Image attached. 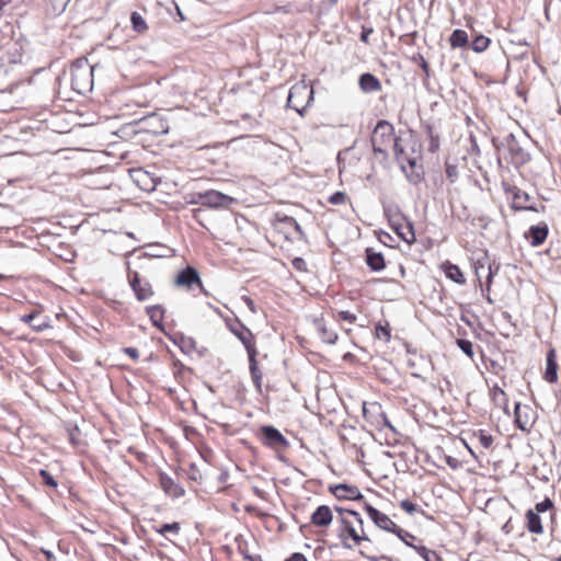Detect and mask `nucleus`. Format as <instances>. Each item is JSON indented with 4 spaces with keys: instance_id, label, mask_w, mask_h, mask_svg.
Here are the masks:
<instances>
[{
    "instance_id": "1",
    "label": "nucleus",
    "mask_w": 561,
    "mask_h": 561,
    "mask_svg": "<svg viewBox=\"0 0 561 561\" xmlns=\"http://www.w3.org/2000/svg\"><path fill=\"white\" fill-rule=\"evenodd\" d=\"M337 536L344 548L352 549L360 546L362 542H370V539L364 531L363 519L359 514H353L352 518H343L340 523Z\"/></svg>"
},
{
    "instance_id": "2",
    "label": "nucleus",
    "mask_w": 561,
    "mask_h": 561,
    "mask_svg": "<svg viewBox=\"0 0 561 561\" xmlns=\"http://www.w3.org/2000/svg\"><path fill=\"white\" fill-rule=\"evenodd\" d=\"M95 67L87 58H78L70 67V84L73 91L85 95L93 89V72Z\"/></svg>"
},
{
    "instance_id": "3",
    "label": "nucleus",
    "mask_w": 561,
    "mask_h": 561,
    "mask_svg": "<svg viewBox=\"0 0 561 561\" xmlns=\"http://www.w3.org/2000/svg\"><path fill=\"white\" fill-rule=\"evenodd\" d=\"M394 137L393 125L385 119L378 121L374 128L370 142L374 153L381 156V161L388 160L389 156L386 146L391 144Z\"/></svg>"
},
{
    "instance_id": "4",
    "label": "nucleus",
    "mask_w": 561,
    "mask_h": 561,
    "mask_svg": "<svg viewBox=\"0 0 561 561\" xmlns=\"http://www.w3.org/2000/svg\"><path fill=\"white\" fill-rule=\"evenodd\" d=\"M364 511L378 528L397 535L400 540H405V538L415 539L414 535L399 527L388 515L366 502L364 503Z\"/></svg>"
},
{
    "instance_id": "5",
    "label": "nucleus",
    "mask_w": 561,
    "mask_h": 561,
    "mask_svg": "<svg viewBox=\"0 0 561 561\" xmlns=\"http://www.w3.org/2000/svg\"><path fill=\"white\" fill-rule=\"evenodd\" d=\"M313 101V89L305 82L294 84L288 94L287 105L302 115L304 110Z\"/></svg>"
},
{
    "instance_id": "6",
    "label": "nucleus",
    "mask_w": 561,
    "mask_h": 561,
    "mask_svg": "<svg viewBox=\"0 0 561 561\" xmlns=\"http://www.w3.org/2000/svg\"><path fill=\"white\" fill-rule=\"evenodd\" d=\"M134 124L138 127V133L151 134L153 136L165 135L169 133L168 119L158 113H151L135 121Z\"/></svg>"
},
{
    "instance_id": "7",
    "label": "nucleus",
    "mask_w": 561,
    "mask_h": 561,
    "mask_svg": "<svg viewBox=\"0 0 561 561\" xmlns=\"http://www.w3.org/2000/svg\"><path fill=\"white\" fill-rule=\"evenodd\" d=\"M505 146L508 151L511 162L516 165H523L530 160L529 152L523 148L514 134H508L505 137Z\"/></svg>"
},
{
    "instance_id": "8",
    "label": "nucleus",
    "mask_w": 561,
    "mask_h": 561,
    "mask_svg": "<svg viewBox=\"0 0 561 561\" xmlns=\"http://www.w3.org/2000/svg\"><path fill=\"white\" fill-rule=\"evenodd\" d=\"M262 443L270 448H287L289 442L286 437L274 426L264 425L261 427Z\"/></svg>"
},
{
    "instance_id": "9",
    "label": "nucleus",
    "mask_w": 561,
    "mask_h": 561,
    "mask_svg": "<svg viewBox=\"0 0 561 561\" xmlns=\"http://www.w3.org/2000/svg\"><path fill=\"white\" fill-rule=\"evenodd\" d=\"M129 285L139 301L148 300L153 296L151 284L148 280H141L137 272L129 273Z\"/></svg>"
},
{
    "instance_id": "10",
    "label": "nucleus",
    "mask_w": 561,
    "mask_h": 561,
    "mask_svg": "<svg viewBox=\"0 0 561 561\" xmlns=\"http://www.w3.org/2000/svg\"><path fill=\"white\" fill-rule=\"evenodd\" d=\"M230 331L240 340L243 346L247 350V353H250L255 348L254 336L252 332L239 320H236L234 323L228 324Z\"/></svg>"
},
{
    "instance_id": "11",
    "label": "nucleus",
    "mask_w": 561,
    "mask_h": 561,
    "mask_svg": "<svg viewBox=\"0 0 561 561\" xmlns=\"http://www.w3.org/2000/svg\"><path fill=\"white\" fill-rule=\"evenodd\" d=\"M175 285L186 288L187 290L192 289L194 285L198 286L199 288L203 287L199 273L192 266L185 267L178 274L175 278Z\"/></svg>"
},
{
    "instance_id": "12",
    "label": "nucleus",
    "mask_w": 561,
    "mask_h": 561,
    "mask_svg": "<svg viewBox=\"0 0 561 561\" xmlns=\"http://www.w3.org/2000/svg\"><path fill=\"white\" fill-rule=\"evenodd\" d=\"M233 202V198L221 192L209 190L203 192V206L209 208H226Z\"/></svg>"
},
{
    "instance_id": "13",
    "label": "nucleus",
    "mask_w": 561,
    "mask_h": 561,
    "mask_svg": "<svg viewBox=\"0 0 561 561\" xmlns=\"http://www.w3.org/2000/svg\"><path fill=\"white\" fill-rule=\"evenodd\" d=\"M330 490L337 500L362 501L364 499V495L355 485L341 483L331 486Z\"/></svg>"
},
{
    "instance_id": "14",
    "label": "nucleus",
    "mask_w": 561,
    "mask_h": 561,
    "mask_svg": "<svg viewBox=\"0 0 561 561\" xmlns=\"http://www.w3.org/2000/svg\"><path fill=\"white\" fill-rule=\"evenodd\" d=\"M159 482L162 490L174 499H179L184 495L185 491L181 484H179L173 478L167 473L159 474Z\"/></svg>"
},
{
    "instance_id": "15",
    "label": "nucleus",
    "mask_w": 561,
    "mask_h": 561,
    "mask_svg": "<svg viewBox=\"0 0 561 561\" xmlns=\"http://www.w3.org/2000/svg\"><path fill=\"white\" fill-rule=\"evenodd\" d=\"M333 520V513L330 506L320 505L310 517L312 525L317 527H328Z\"/></svg>"
},
{
    "instance_id": "16",
    "label": "nucleus",
    "mask_w": 561,
    "mask_h": 561,
    "mask_svg": "<svg viewBox=\"0 0 561 561\" xmlns=\"http://www.w3.org/2000/svg\"><path fill=\"white\" fill-rule=\"evenodd\" d=\"M529 411L530 409L527 405L524 408L519 403L515 405V423L524 432H529L534 425V421L528 415Z\"/></svg>"
},
{
    "instance_id": "17",
    "label": "nucleus",
    "mask_w": 561,
    "mask_h": 561,
    "mask_svg": "<svg viewBox=\"0 0 561 561\" xmlns=\"http://www.w3.org/2000/svg\"><path fill=\"white\" fill-rule=\"evenodd\" d=\"M545 380L548 382H556L558 379V364L557 353L554 348H550L547 353Z\"/></svg>"
},
{
    "instance_id": "18",
    "label": "nucleus",
    "mask_w": 561,
    "mask_h": 561,
    "mask_svg": "<svg viewBox=\"0 0 561 561\" xmlns=\"http://www.w3.org/2000/svg\"><path fill=\"white\" fill-rule=\"evenodd\" d=\"M256 354H257L256 350L248 353L249 369H250L252 381H253L256 390L259 392H262L263 374L257 366Z\"/></svg>"
},
{
    "instance_id": "19",
    "label": "nucleus",
    "mask_w": 561,
    "mask_h": 561,
    "mask_svg": "<svg viewBox=\"0 0 561 561\" xmlns=\"http://www.w3.org/2000/svg\"><path fill=\"white\" fill-rule=\"evenodd\" d=\"M358 84L364 93H373L381 90V83L379 79L370 72L360 75Z\"/></svg>"
},
{
    "instance_id": "20",
    "label": "nucleus",
    "mask_w": 561,
    "mask_h": 561,
    "mask_svg": "<svg viewBox=\"0 0 561 561\" xmlns=\"http://www.w3.org/2000/svg\"><path fill=\"white\" fill-rule=\"evenodd\" d=\"M366 264L373 272H380L386 267L382 253L376 252L373 248L366 249Z\"/></svg>"
},
{
    "instance_id": "21",
    "label": "nucleus",
    "mask_w": 561,
    "mask_h": 561,
    "mask_svg": "<svg viewBox=\"0 0 561 561\" xmlns=\"http://www.w3.org/2000/svg\"><path fill=\"white\" fill-rule=\"evenodd\" d=\"M548 226L546 224H539L531 226L528 230V237L533 247H538L545 242L548 236Z\"/></svg>"
},
{
    "instance_id": "22",
    "label": "nucleus",
    "mask_w": 561,
    "mask_h": 561,
    "mask_svg": "<svg viewBox=\"0 0 561 561\" xmlns=\"http://www.w3.org/2000/svg\"><path fill=\"white\" fill-rule=\"evenodd\" d=\"M440 267L445 273L446 277L451 279L454 283L459 285H463L466 283L463 273L461 272L458 265L447 261L444 262Z\"/></svg>"
},
{
    "instance_id": "23",
    "label": "nucleus",
    "mask_w": 561,
    "mask_h": 561,
    "mask_svg": "<svg viewBox=\"0 0 561 561\" xmlns=\"http://www.w3.org/2000/svg\"><path fill=\"white\" fill-rule=\"evenodd\" d=\"M146 313L150 318L152 324L158 328L162 329L163 318H164V309L160 305H152L146 307Z\"/></svg>"
},
{
    "instance_id": "24",
    "label": "nucleus",
    "mask_w": 561,
    "mask_h": 561,
    "mask_svg": "<svg viewBox=\"0 0 561 561\" xmlns=\"http://www.w3.org/2000/svg\"><path fill=\"white\" fill-rule=\"evenodd\" d=\"M21 320L24 323L30 324L36 332H43L49 328L48 322L45 319H39L38 314L35 312L22 316Z\"/></svg>"
},
{
    "instance_id": "25",
    "label": "nucleus",
    "mask_w": 561,
    "mask_h": 561,
    "mask_svg": "<svg viewBox=\"0 0 561 561\" xmlns=\"http://www.w3.org/2000/svg\"><path fill=\"white\" fill-rule=\"evenodd\" d=\"M396 232L404 242L409 244L415 242V232L410 220L403 221L401 226L396 227Z\"/></svg>"
},
{
    "instance_id": "26",
    "label": "nucleus",
    "mask_w": 561,
    "mask_h": 561,
    "mask_svg": "<svg viewBox=\"0 0 561 561\" xmlns=\"http://www.w3.org/2000/svg\"><path fill=\"white\" fill-rule=\"evenodd\" d=\"M316 327L319 332L320 339L328 344H334L337 340V333L329 329L322 320L316 321Z\"/></svg>"
},
{
    "instance_id": "27",
    "label": "nucleus",
    "mask_w": 561,
    "mask_h": 561,
    "mask_svg": "<svg viewBox=\"0 0 561 561\" xmlns=\"http://www.w3.org/2000/svg\"><path fill=\"white\" fill-rule=\"evenodd\" d=\"M526 519H527V529L529 533L541 534L543 531L540 516H539V514L535 513V511L528 510L526 512Z\"/></svg>"
},
{
    "instance_id": "28",
    "label": "nucleus",
    "mask_w": 561,
    "mask_h": 561,
    "mask_svg": "<svg viewBox=\"0 0 561 561\" xmlns=\"http://www.w3.org/2000/svg\"><path fill=\"white\" fill-rule=\"evenodd\" d=\"M173 342L179 345L181 351L185 354H191L196 348V342L191 336H185L184 334H176L173 337Z\"/></svg>"
},
{
    "instance_id": "29",
    "label": "nucleus",
    "mask_w": 561,
    "mask_h": 561,
    "mask_svg": "<svg viewBox=\"0 0 561 561\" xmlns=\"http://www.w3.org/2000/svg\"><path fill=\"white\" fill-rule=\"evenodd\" d=\"M512 194H513V204H512V207L515 209V210H520V209H525L527 203L529 202L530 199V196L528 193L517 188V187H514L512 190Z\"/></svg>"
},
{
    "instance_id": "30",
    "label": "nucleus",
    "mask_w": 561,
    "mask_h": 561,
    "mask_svg": "<svg viewBox=\"0 0 561 561\" xmlns=\"http://www.w3.org/2000/svg\"><path fill=\"white\" fill-rule=\"evenodd\" d=\"M392 144H393V153H394L396 160L400 163H403L404 161H407L411 167H414L415 160L409 159L405 157V150L401 144V138L396 136L392 140Z\"/></svg>"
},
{
    "instance_id": "31",
    "label": "nucleus",
    "mask_w": 561,
    "mask_h": 561,
    "mask_svg": "<svg viewBox=\"0 0 561 561\" xmlns=\"http://www.w3.org/2000/svg\"><path fill=\"white\" fill-rule=\"evenodd\" d=\"M449 43L453 48L466 47L469 43L467 32L459 28L455 30L449 37Z\"/></svg>"
},
{
    "instance_id": "32",
    "label": "nucleus",
    "mask_w": 561,
    "mask_h": 561,
    "mask_svg": "<svg viewBox=\"0 0 561 561\" xmlns=\"http://www.w3.org/2000/svg\"><path fill=\"white\" fill-rule=\"evenodd\" d=\"M425 131H426L427 138L430 140L428 151L432 153H435L439 149V146H440L439 135L435 130V128L428 124L425 126Z\"/></svg>"
},
{
    "instance_id": "33",
    "label": "nucleus",
    "mask_w": 561,
    "mask_h": 561,
    "mask_svg": "<svg viewBox=\"0 0 561 561\" xmlns=\"http://www.w3.org/2000/svg\"><path fill=\"white\" fill-rule=\"evenodd\" d=\"M130 23L133 30L137 33H145L148 30V25L144 16L138 12H133L130 15Z\"/></svg>"
},
{
    "instance_id": "34",
    "label": "nucleus",
    "mask_w": 561,
    "mask_h": 561,
    "mask_svg": "<svg viewBox=\"0 0 561 561\" xmlns=\"http://www.w3.org/2000/svg\"><path fill=\"white\" fill-rule=\"evenodd\" d=\"M414 550L423 558L424 561H443L436 551L430 550L425 546L414 547Z\"/></svg>"
},
{
    "instance_id": "35",
    "label": "nucleus",
    "mask_w": 561,
    "mask_h": 561,
    "mask_svg": "<svg viewBox=\"0 0 561 561\" xmlns=\"http://www.w3.org/2000/svg\"><path fill=\"white\" fill-rule=\"evenodd\" d=\"M491 41L484 35H478L471 43V48L474 53H483L489 47Z\"/></svg>"
},
{
    "instance_id": "36",
    "label": "nucleus",
    "mask_w": 561,
    "mask_h": 561,
    "mask_svg": "<svg viewBox=\"0 0 561 561\" xmlns=\"http://www.w3.org/2000/svg\"><path fill=\"white\" fill-rule=\"evenodd\" d=\"M153 529L160 535H165L167 533H173L178 535L181 527L179 523L174 522L171 524H162L160 527L154 526Z\"/></svg>"
},
{
    "instance_id": "37",
    "label": "nucleus",
    "mask_w": 561,
    "mask_h": 561,
    "mask_svg": "<svg viewBox=\"0 0 561 561\" xmlns=\"http://www.w3.org/2000/svg\"><path fill=\"white\" fill-rule=\"evenodd\" d=\"M385 214L389 217L391 228L394 231L396 227L401 226L403 221H408V219L399 210H397L394 215H390V209L385 208Z\"/></svg>"
},
{
    "instance_id": "38",
    "label": "nucleus",
    "mask_w": 561,
    "mask_h": 561,
    "mask_svg": "<svg viewBox=\"0 0 561 561\" xmlns=\"http://www.w3.org/2000/svg\"><path fill=\"white\" fill-rule=\"evenodd\" d=\"M445 172H446V176L450 181V183L456 182V180L458 179L459 172H458V167L455 163H451L450 161L447 160L445 162Z\"/></svg>"
},
{
    "instance_id": "39",
    "label": "nucleus",
    "mask_w": 561,
    "mask_h": 561,
    "mask_svg": "<svg viewBox=\"0 0 561 561\" xmlns=\"http://www.w3.org/2000/svg\"><path fill=\"white\" fill-rule=\"evenodd\" d=\"M375 331H376V336L379 339V340H383L386 342H388L391 337V334H390V329H389V325L388 323L386 325H382L381 323H378L375 328Z\"/></svg>"
},
{
    "instance_id": "40",
    "label": "nucleus",
    "mask_w": 561,
    "mask_h": 561,
    "mask_svg": "<svg viewBox=\"0 0 561 561\" xmlns=\"http://www.w3.org/2000/svg\"><path fill=\"white\" fill-rule=\"evenodd\" d=\"M282 221L285 222L286 225H288L289 227H293L294 230L299 234L300 239H305V237H306L305 232L302 231L301 226L298 224V221L294 217L285 216L282 219Z\"/></svg>"
},
{
    "instance_id": "41",
    "label": "nucleus",
    "mask_w": 561,
    "mask_h": 561,
    "mask_svg": "<svg viewBox=\"0 0 561 561\" xmlns=\"http://www.w3.org/2000/svg\"><path fill=\"white\" fill-rule=\"evenodd\" d=\"M457 345L466 355L469 357L473 356V345L469 340L458 339Z\"/></svg>"
},
{
    "instance_id": "42",
    "label": "nucleus",
    "mask_w": 561,
    "mask_h": 561,
    "mask_svg": "<svg viewBox=\"0 0 561 561\" xmlns=\"http://www.w3.org/2000/svg\"><path fill=\"white\" fill-rule=\"evenodd\" d=\"M479 443L481 446L485 449H489L493 444V437L492 435L488 434L484 431H480L478 435Z\"/></svg>"
},
{
    "instance_id": "43",
    "label": "nucleus",
    "mask_w": 561,
    "mask_h": 561,
    "mask_svg": "<svg viewBox=\"0 0 561 561\" xmlns=\"http://www.w3.org/2000/svg\"><path fill=\"white\" fill-rule=\"evenodd\" d=\"M400 507L410 515H413L414 513L420 511V507L409 500H402L400 502ZM421 512L423 511L421 510Z\"/></svg>"
},
{
    "instance_id": "44",
    "label": "nucleus",
    "mask_w": 561,
    "mask_h": 561,
    "mask_svg": "<svg viewBox=\"0 0 561 561\" xmlns=\"http://www.w3.org/2000/svg\"><path fill=\"white\" fill-rule=\"evenodd\" d=\"M334 510L337 512L339 514V522L342 523L343 518H352L353 517V514H358L357 512L351 510V508H346V507H341V506H335Z\"/></svg>"
},
{
    "instance_id": "45",
    "label": "nucleus",
    "mask_w": 561,
    "mask_h": 561,
    "mask_svg": "<svg viewBox=\"0 0 561 561\" xmlns=\"http://www.w3.org/2000/svg\"><path fill=\"white\" fill-rule=\"evenodd\" d=\"M39 476L42 477L43 482L46 485L51 486V488H57L58 483H57L56 479L47 470L42 469L39 471Z\"/></svg>"
},
{
    "instance_id": "46",
    "label": "nucleus",
    "mask_w": 561,
    "mask_h": 561,
    "mask_svg": "<svg viewBox=\"0 0 561 561\" xmlns=\"http://www.w3.org/2000/svg\"><path fill=\"white\" fill-rule=\"evenodd\" d=\"M413 60L417 62V65L422 68L425 77L430 78V66L425 58L421 54H417L416 56L413 57Z\"/></svg>"
},
{
    "instance_id": "47",
    "label": "nucleus",
    "mask_w": 561,
    "mask_h": 561,
    "mask_svg": "<svg viewBox=\"0 0 561 561\" xmlns=\"http://www.w3.org/2000/svg\"><path fill=\"white\" fill-rule=\"evenodd\" d=\"M329 203L332 205H342L346 202V194L344 192H335L329 197Z\"/></svg>"
},
{
    "instance_id": "48",
    "label": "nucleus",
    "mask_w": 561,
    "mask_h": 561,
    "mask_svg": "<svg viewBox=\"0 0 561 561\" xmlns=\"http://www.w3.org/2000/svg\"><path fill=\"white\" fill-rule=\"evenodd\" d=\"M185 201L187 204H201L203 206V192L190 193L185 196Z\"/></svg>"
},
{
    "instance_id": "49",
    "label": "nucleus",
    "mask_w": 561,
    "mask_h": 561,
    "mask_svg": "<svg viewBox=\"0 0 561 561\" xmlns=\"http://www.w3.org/2000/svg\"><path fill=\"white\" fill-rule=\"evenodd\" d=\"M553 506V503L550 499L546 497L543 501L536 504L535 510L537 514L545 513Z\"/></svg>"
},
{
    "instance_id": "50",
    "label": "nucleus",
    "mask_w": 561,
    "mask_h": 561,
    "mask_svg": "<svg viewBox=\"0 0 561 561\" xmlns=\"http://www.w3.org/2000/svg\"><path fill=\"white\" fill-rule=\"evenodd\" d=\"M291 265L295 270L299 272H307V263L302 257H295L291 261Z\"/></svg>"
},
{
    "instance_id": "51",
    "label": "nucleus",
    "mask_w": 561,
    "mask_h": 561,
    "mask_svg": "<svg viewBox=\"0 0 561 561\" xmlns=\"http://www.w3.org/2000/svg\"><path fill=\"white\" fill-rule=\"evenodd\" d=\"M339 317L340 319L344 320V321H347L350 323H354L357 319L356 314L355 313H352L347 310H342L339 312Z\"/></svg>"
},
{
    "instance_id": "52",
    "label": "nucleus",
    "mask_w": 561,
    "mask_h": 561,
    "mask_svg": "<svg viewBox=\"0 0 561 561\" xmlns=\"http://www.w3.org/2000/svg\"><path fill=\"white\" fill-rule=\"evenodd\" d=\"M242 300L247 305V307L250 309L252 313H256V307L254 301L249 296H242Z\"/></svg>"
},
{
    "instance_id": "53",
    "label": "nucleus",
    "mask_w": 561,
    "mask_h": 561,
    "mask_svg": "<svg viewBox=\"0 0 561 561\" xmlns=\"http://www.w3.org/2000/svg\"><path fill=\"white\" fill-rule=\"evenodd\" d=\"M125 354H127L129 357H131L133 359L137 360L138 357H139V352L137 348L135 347H126L124 350Z\"/></svg>"
},
{
    "instance_id": "54",
    "label": "nucleus",
    "mask_w": 561,
    "mask_h": 561,
    "mask_svg": "<svg viewBox=\"0 0 561 561\" xmlns=\"http://www.w3.org/2000/svg\"><path fill=\"white\" fill-rule=\"evenodd\" d=\"M285 561H307V558L300 552H295Z\"/></svg>"
},
{
    "instance_id": "55",
    "label": "nucleus",
    "mask_w": 561,
    "mask_h": 561,
    "mask_svg": "<svg viewBox=\"0 0 561 561\" xmlns=\"http://www.w3.org/2000/svg\"><path fill=\"white\" fill-rule=\"evenodd\" d=\"M524 210H531V211H543L545 210V206L541 205L540 208L534 206V205H526L525 209Z\"/></svg>"
},
{
    "instance_id": "56",
    "label": "nucleus",
    "mask_w": 561,
    "mask_h": 561,
    "mask_svg": "<svg viewBox=\"0 0 561 561\" xmlns=\"http://www.w3.org/2000/svg\"><path fill=\"white\" fill-rule=\"evenodd\" d=\"M371 32H373L371 30H368V31L364 30V31L362 32L360 39H362L363 42L367 43V42H368V37H369V35H370V33H371Z\"/></svg>"
},
{
    "instance_id": "57",
    "label": "nucleus",
    "mask_w": 561,
    "mask_h": 561,
    "mask_svg": "<svg viewBox=\"0 0 561 561\" xmlns=\"http://www.w3.org/2000/svg\"><path fill=\"white\" fill-rule=\"evenodd\" d=\"M253 492H254V494H255V495H257L259 497L264 499V492H263L261 489H259V488H256V486H253Z\"/></svg>"
},
{
    "instance_id": "58",
    "label": "nucleus",
    "mask_w": 561,
    "mask_h": 561,
    "mask_svg": "<svg viewBox=\"0 0 561 561\" xmlns=\"http://www.w3.org/2000/svg\"><path fill=\"white\" fill-rule=\"evenodd\" d=\"M69 1H70V0H61V2H60V3H59V5H58V10H59L60 12L65 11V9H66V7H67V4H68V2H69Z\"/></svg>"
},
{
    "instance_id": "59",
    "label": "nucleus",
    "mask_w": 561,
    "mask_h": 561,
    "mask_svg": "<svg viewBox=\"0 0 561 561\" xmlns=\"http://www.w3.org/2000/svg\"><path fill=\"white\" fill-rule=\"evenodd\" d=\"M244 558L248 559L249 561H262L261 557L260 556H250V554H244Z\"/></svg>"
},
{
    "instance_id": "60",
    "label": "nucleus",
    "mask_w": 561,
    "mask_h": 561,
    "mask_svg": "<svg viewBox=\"0 0 561 561\" xmlns=\"http://www.w3.org/2000/svg\"><path fill=\"white\" fill-rule=\"evenodd\" d=\"M413 540L414 539H412V538H405V540H401V541L404 542L407 546L412 547L414 549V547H416V546L412 543Z\"/></svg>"
},
{
    "instance_id": "61",
    "label": "nucleus",
    "mask_w": 561,
    "mask_h": 561,
    "mask_svg": "<svg viewBox=\"0 0 561 561\" xmlns=\"http://www.w3.org/2000/svg\"><path fill=\"white\" fill-rule=\"evenodd\" d=\"M370 561H389L386 557H370L369 558Z\"/></svg>"
},
{
    "instance_id": "62",
    "label": "nucleus",
    "mask_w": 561,
    "mask_h": 561,
    "mask_svg": "<svg viewBox=\"0 0 561 561\" xmlns=\"http://www.w3.org/2000/svg\"><path fill=\"white\" fill-rule=\"evenodd\" d=\"M202 211H203V209H202V208L193 209V217H194L195 219H197V218H198V216H199V214H201Z\"/></svg>"
},
{
    "instance_id": "63",
    "label": "nucleus",
    "mask_w": 561,
    "mask_h": 561,
    "mask_svg": "<svg viewBox=\"0 0 561 561\" xmlns=\"http://www.w3.org/2000/svg\"><path fill=\"white\" fill-rule=\"evenodd\" d=\"M12 0H0V11L7 7Z\"/></svg>"
},
{
    "instance_id": "64",
    "label": "nucleus",
    "mask_w": 561,
    "mask_h": 561,
    "mask_svg": "<svg viewBox=\"0 0 561 561\" xmlns=\"http://www.w3.org/2000/svg\"><path fill=\"white\" fill-rule=\"evenodd\" d=\"M275 12H285V13H287L289 11H288L287 7H277L275 9Z\"/></svg>"
}]
</instances>
